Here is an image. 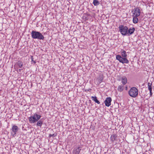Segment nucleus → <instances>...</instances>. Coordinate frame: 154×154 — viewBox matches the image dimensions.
Returning <instances> with one entry per match:
<instances>
[{
	"label": "nucleus",
	"instance_id": "obj_1",
	"mask_svg": "<svg viewBox=\"0 0 154 154\" xmlns=\"http://www.w3.org/2000/svg\"><path fill=\"white\" fill-rule=\"evenodd\" d=\"M32 38L34 39H38L40 40H43L44 37L40 32L34 30H32L31 33Z\"/></svg>",
	"mask_w": 154,
	"mask_h": 154
},
{
	"label": "nucleus",
	"instance_id": "obj_2",
	"mask_svg": "<svg viewBox=\"0 0 154 154\" xmlns=\"http://www.w3.org/2000/svg\"><path fill=\"white\" fill-rule=\"evenodd\" d=\"M41 116L38 115L35 113L33 116H31L28 118V119L29 122L30 123H34L37 121L39 120L41 118Z\"/></svg>",
	"mask_w": 154,
	"mask_h": 154
},
{
	"label": "nucleus",
	"instance_id": "obj_3",
	"mask_svg": "<svg viewBox=\"0 0 154 154\" xmlns=\"http://www.w3.org/2000/svg\"><path fill=\"white\" fill-rule=\"evenodd\" d=\"M128 94L130 96L136 97L138 95V90L136 88L132 87L129 91Z\"/></svg>",
	"mask_w": 154,
	"mask_h": 154
},
{
	"label": "nucleus",
	"instance_id": "obj_4",
	"mask_svg": "<svg viewBox=\"0 0 154 154\" xmlns=\"http://www.w3.org/2000/svg\"><path fill=\"white\" fill-rule=\"evenodd\" d=\"M119 29L122 35L125 36L127 34L128 28L127 26L121 25L119 26Z\"/></svg>",
	"mask_w": 154,
	"mask_h": 154
},
{
	"label": "nucleus",
	"instance_id": "obj_5",
	"mask_svg": "<svg viewBox=\"0 0 154 154\" xmlns=\"http://www.w3.org/2000/svg\"><path fill=\"white\" fill-rule=\"evenodd\" d=\"M116 58L117 60H119L120 62L122 63H129V61L127 59V58L122 57L120 55H117Z\"/></svg>",
	"mask_w": 154,
	"mask_h": 154
},
{
	"label": "nucleus",
	"instance_id": "obj_6",
	"mask_svg": "<svg viewBox=\"0 0 154 154\" xmlns=\"http://www.w3.org/2000/svg\"><path fill=\"white\" fill-rule=\"evenodd\" d=\"M19 128L17 126L13 125L12 126L11 129L12 131L11 132V134L13 137H14L15 136Z\"/></svg>",
	"mask_w": 154,
	"mask_h": 154
},
{
	"label": "nucleus",
	"instance_id": "obj_7",
	"mask_svg": "<svg viewBox=\"0 0 154 154\" xmlns=\"http://www.w3.org/2000/svg\"><path fill=\"white\" fill-rule=\"evenodd\" d=\"M111 98L110 97H107L106 98L104 102L105 105L107 107H109L111 105Z\"/></svg>",
	"mask_w": 154,
	"mask_h": 154
},
{
	"label": "nucleus",
	"instance_id": "obj_8",
	"mask_svg": "<svg viewBox=\"0 0 154 154\" xmlns=\"http://www.w3.org/2000/svg\"><path fill=\"white\" fill-rule=\"evenodd\" d=\"M140 9L138 7L135 8L133 15H134V16H139L140 15Z\"/></svg>",
	"mask_w": 154,
	"mask_h": 154
},
{
	"label": "nucleus",
	"instance_id": "obj_9",
	"mask_svg": "<svg viewBox=\"0 0 154 154\" xmlns=\"http://www.w3.org/2000/svg\"><path fill=\"white\" fill-rule=\"evenodd\" d=\"M135 30V29L134 27H131L129 29H128V32H127V35L128 36H130L131 35L133 34L134 31Z\"/></svg>",
	"mask_w": 154,
	"mask_h": 154
},
{
	"label": "nucleus",
	"instance_id": "obj_10",
	"mask_svg": "<svg viewBox=\"0 0 154 154\" xmlns=\"http://www.w3.org/2000/svg\"><path fill=\"white\" fill-rule=\"evenodd\" d=\"M81 150V148L80 147H75V148L73 151L72 154H79L80 151Z\"/></svg>",
	"mask_w": 154,
	"mask_h": 154
},
{
	"label": "nucleus",
	"instance_id": "obj_11",
	"mask_svg": "<svg viewBox=\"0 0 154 154\" xmlns=\"http://www.w3.org/2000/svg\"><path fill=\"white\" fill-rule=\"evenodd\" d=\"M36 124V125L38 126H39L40 128L41 127L42 125L43 124V121L42 119H39L38 121Z\"/></svg>",
	"mask_w": 154,
	"mask_h": 154
},
{
	"label": "nucleus",
	"instance_id": "obj_12",
	"mask_svg": "<svg viewBox=\"0 0 154 154\" xmlns=\"http://www.w3.org/2000/svg\"><path fill=\"white\" fill-rule=\"evenodd\" d=\"M138 16H134L133 15V22L134 23H137L139 21L138 19L137 18Z\"/></svg>",
	"mask_w": 154,
	"mask_h": 154
},
{
	"label": "nucleus",
	"instance_id": "obj_13",
	"mask_svg": "<svg viewBox=\"0 0 154 154\" xmlns=\"http://www.w3.org/2000/svg\"><path fill=\"white\" fill-rule=\"evenodd\" d=\"M91 99L92 100L94 101L95 103L98 104H100V102L97 99V97L96 96H91Z\"/></svg>",
	"mask_w": 154,
	"mask_h": 154
},
{
	"label": "nucleus",
	"instance_id": "obj_14",
	"mask_svg": "<svg viewBox=\"0 0 154 154\" xmlns=\"http://www.w3.org/2000/svg\"><path fill=\"white\" fill-rule=\"evenodd\" d=\"M127 80L126 77L125 76L122 77V82L123 85H125L127 82Z\"/></svg>",
	"mask_w": 154,
	"mask_h": 154
},
{
	"label": "nucleus",
	"instance_id": "obj_15",
	"mask_svg": "<svg viewBox=\"0 0 154 154\" xmlns=\"http://www.w3.org/2000/svg\"><path fill=\"white\" fill-rule=\"evenodd\" d=\"M117 136L116 134H113L110 137L111 140L112 142H114V141L116 140Z\"/></svg>",
	"mask_w": 154,
	"mask_h": 154
},
{
	"label": "nucleus",
	"instance_id": "obj_16",
	"mask_svg": "<svg viewBox=\"0 0 154 154\" xmlns=\"http://www.w3.org/2000/svg\"><path fill=\"white\" fill-rule=\"evenodd\" d=\"M117 90L119 92H121L124 90V86L123 85L119 86L117 88Z\"/></svg>",
	"mask_w": 154,
	"mask_h": 154
},
{
	"label": "nucleus",
	"instance_id": "obj_17",
	"mask_svg": "<svg viewBox=\"0 0 154 154\" xmlns=\"http://www.w3.org/2000/svg\"><path fill=\"white\" fill-rule=\"evenodd\" d=\"M121 54L122 56V57L127 58V54H126V52L125 51L123 50L121 52Z\"/></svg>",
	"mask_w": 154,
	"mask_h": 154
},
{
	"label": "nucleus",
	"instance_id": "obj_18",
	"mask_svg": "<svg viewBox=\"0 0 154 154\" xmlns=\"http://www.w3.org/2000/svg\"><path fill=\"white\" fill-rule=\"evenodd\" d=\"M103 78L102 76H100L98 78V84H100L103 81Z\"/></svg>",
	"mask_w": 154,
	"mask_h": 154
},
{
	"label": "nucleus",
	"instance_id": "obj_19",
	"mask_svg": "<svg viewBox=\"0 0 154 154\" xmlns=\"http://www.w3.org/2000/svg\"><path fill=\"white\" fill-rule=\"evenodd\" d=\"M152 85V83L148 82V89L149 90V91H152V87L151 86Z\"/></svg>",
	"mask_w": 154,
	"mask_h": 154
},
{
	"label": "nucleus",
	"instance_id": "obj_20",
	"mask_svg": "<svg viewBox=\"0 0 154 154\" xmlns=\"http://www.w3.org/2000/svg\"><path fill=\"white\" fill-rule=\"evenodd\" d=\"M93 4L94 6H97L99 4L100 2L97 0H94L93 1Z\"/></svg>",
	"mask_w": 154,
	"mask_h": 154
},
{
	"label": "nucleus",
	"instance_id": "obj_21",
	"mask_svg": "<svg viewBox=\"0 0 154 154\" xmlns=\"http://www.w3.org/2000/svg\"><path fill=\"white\" fill-rule=\"evenodd\" d=\"M17 64L20 68H21L23 66V63L21 61H18Z\"/></svg>",
	"mask_w": 154,
	"mask_h": 154
},
{
	"label": "nucleus",
	"instance_id": "obj_22",
	"mask_svg": "<svg viewBox=\"0 0 154 154\" xmlns=\"http://www.w3.org/2000/svg\"><path fill=\"white\" fill-rule=\"evenodd\" d=\"M57 135V133H54L53 134H49V137H53L56 136Z\"/></svg>",
	"mask_w": 154,
	"mask_h": 154
},
{
	"label": "nucleus",
	"instance_id": "obj_23",
	"mask_svg": "<svg viewBox=\"0 0 154 154\" xmlns=\"http://www.w3.org/2000/svg\"><path fill=\"white\" fill-rule=\"evenodd\" d=\"M31 59L32 60V62L34 64H35L36 63V62L35 60H33V58L32 56H31Z\"/></svg>",
	"mask_w": 154,
	"mask_h": 154
},
{
	"label": "nucleus",
	"instance_id": "obj_24",
	"mask_svg": "<svg viewBox=\"0 0 154 154\" xmlns=\"http://www.w3.org/2000/svg\"><path fill=\"white\" fill-rule=\"evenodd\" d=\"M150 93V97H152V91H149Z\"/></svg>",
	"mask_w": 154,
	"mask_h": 154
},
{
	"label": "nucleus",
	"instance_id": "obj_25",
	"mask_svg": "<svg viewBox=\"0 0 154 154\" xmlns=\"http://www.w3.org/2000/svg\"><path fill=\"white\" fill-rule=\"evenodd\" d=\"M21 70H22L21 69H19V72H21Z\"/></svg>",
	"mask_w": 154,
	"mask_h": 154
}]
</instances>
